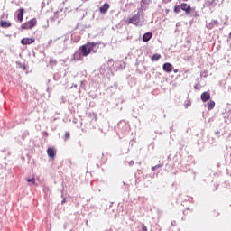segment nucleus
Segmentation results:
<instances>
[{
  "instance_id": "5701e85b",
  "label": "nucleus",
  "mask_w": 231,
  "mask_h": 231,
  "mask_svg": "<svg viewBox=\"0 0 231 231\" xmlns=\"http://www.w3.org/2000/svg\"><path fill=\"white\" fill-rule=\"evenodd\" d=\"M173 71L174 73H178V69H175Z\"/></svg>"
},
{
  "instance_id": "423d86ee",
  "label": "nucleus",
  "mask_w": 231,
  "mask_h": 231,
  "mask_svg": "<svg viewBox=\"0 0 231 231\" xmlns=\"http://www.w3.org/2000/svg\"><path fill=\"white\" fill-rule=\"evenodd\" d=\"M33 42H35V38H23L21 40V44H23V46L33 44Z\"/></svg>"
},
{
  "instance_id": "9d476101",
  "label": "nucleus",
  "mask_w": 231,
  "mask_h": 231,
  "mask_svg": "<svg viewBox=\"0 0 231 231\" xmlns=\"http://www.w3.org/2000/svg\"><path fill=\"white\" fill-rule=\"evenodd\" d=\"M151 39H152V32H146L143 36V42H149V41H151Z\"/></svg>"
},
{
  "instance_id": "4be33fe9",
  "label": "nucleus",
  "mask_w": 231,
  "mask_h": 231,
  "mask_svg": "<svg viewBox=\"0 0 231 231\" xmlns=\"http://www.w3.org/2000/svg\"><path fill=\"white\" fill-rule=\"evenodd\" d=\"M190 102H188L187 104H185V107L187 108L188 107V106H190Z\"/></svg>"
},
{
  "instance_id": "1a4fd4ad",
  "label": "nucleus",
  "mask_w": 231,
  "mask_h": 231,
  "mask_svg": "<svg viewBox=\"0 0 231 231\" xmlns=\"http://www.w3.org/2000/svg\"><path fill=\"white\" fill-rule=\"evenodd\" d=\"M163 71H166V73H171L172 71V64L171 63H164L162 66Z\"/></svg>"
},
{
  "instance_id": "0eeeda50",
  "label": "nucleus",
  "mask_w": 231,
  "mask_h": 231,
  "mask_svg": "<svg viewBox=\"0 0 231 231\" xmlns=\"http://www.w3.org/2000/svg\"><path fill=\"white\" fill-rule=\"evenodd\" d=\"M55 154H57V151L55 150V148L49 147L47 149V155L49 156V158H51V160H53L55 158Z\"/></svg>"
},
{
  "instance_id": "b1692460",
  "label": "nucleus",
  "mask_w": 231,
  "mask_h": 231,
  "mask_svg": "<svg viewBox=\"0 0 231 231\" xmlns=\"http://www.w3.org/2000/svg\"><path fill=\"white\" fill-rule=\"evenodd\" d=\"M81 1H83V3H86V1H89V0H81Z\"/></svg>"
},
{
  "instance_id": "f3484780",
  "label": "nucleus",
  "mask_w": 231,
  "mask_h": 231,
  "mask_svg": "<svg viewBox=\"0 0 231 231\" xmlns=\"http://www.w3.org/2000/svg\"><path fill=\"white\" fill-rule=\"evenodd\" d=\"M26 181L31 183V185H35V178L27 179Z\"/></svg>"
},
{
  "instance_id": "20e7f679",
  "label": "nucleus",
  "mask_w": 231,
  "mask_h": 231,
  "mask_svg": "<svg viewBox=\"0 0 231 231\" xmlns=\"http://www.w3.org/2000/svg\"><path fill=\"white\" fill-rule=\"evenodd\" d=\"M180 9H182L183 12H185L186 15H190V12H192V7H190V5H189L186 3H182L180 5Z\"/></svg>"
},
{
  "instance_id": "9b49d317",
  "label": "nucleus",
  "mask_w": 231,
  "mask_h": 231,
  "mask_svg": "<svg viewBox=\"0 0 231 231\" xmlns=\"http://www.w3.org/2000/svg\"><path fill=\"white\" fill-rule=\"evenodd\" d=\"M108 10H109V4L107 3H105L103 6H101L99 9L100 14H107Z\"/></svg>"
},
{
  "instance_id": "f03ea898",
  "label": "nucleus",
  "mask_w": 231,
  "mask_h": 231,
  "mask_svg": "<svg viewBox=\"0 0 231 231\" xmlns=\"http://www.w3.org/2000/svg\"><path fill=\"white\" fill-rule=\"evenodd\" d=\"M37 26V18H32L28 22H25L21 25L22 30H32V28H35Z\"/></svg>"
},
{
  "instance_id": "7ed1b4c3",
  "label": "nucleus",
  "mask_w": 231,
  "mask_h": 231,
  "mask_svg": "<svg viewBox=\"0 0 231 231\" xmlns=\"http://www.w3.org/2000/svg\"><path fill=\"white\" fill-rule=\"evenodd\" d=\"M140 23V14H134L133 17H130L127 21V24H134L138 26Z\"/></svg>"
},
{
  "instance_id": "4468645a",
  "label": "nucleus",
  "mask_w": 231,
  "mask_h": 231,
  "mask_svg": "<svg viewBox=\"0 0 231 231\" xmlns=\"http://www.w3.org/2000/svg\"><path fill=\"white\" fill-rule=\"evenodd\" d=\"M214 107H216V102L209 101L208 103V111H212V109H214Z\"/></svg>"
},
{
  "instance_id": "39448f33",
  "label": "nucleus",
  "mask_w": 231,
  "mask_h": 231,
  "mask_svg": "<svg viewBox=\"0 0 231 231\" xmlns=\"http://www.w3.org/2000/svg\"><path fill=\"white\" fill-rule=\"evenodd\" d=\"M16 17H17V21L19 23H23V21L24 19V9L23 8H20L17 10Z\"/></svg>"
},
{
  "instance_id": "f8f14e48",
  "label": "nucleus",
  "mask_w": 231,
  "mask_h": 231,
  "mask_svg": "<svg viewBox=\"0 0 231 231\" xmlns=\"http://www.w3.org/2000/svg\"><path fill=\"white\" fill-rule=\"evenodd\" d=\"M12 26V23L6 21H0V28H10Z\"/></svg>"
},
{
  "instance_id": "a211bd4d",
  "label": "nucleus",
  "mask_w": 231,
  "mask_h": 231,
  "mask_svg": "<svg viewBox=\"0 0 231 231\" xmlns=\"http://www.w3.org/2000/svg\"><path fill=\"white\" fill-rule=\"evenodd\" d=\"M70 134L69 132H66L64 135V140H69Z\"/></svg>"
},
{
  "instance_id": "dca6fc26",
  "label": "nucleus",
  "mask_w": 231,
  "mask_h": 231,
  "mask_svg": "<svg viewBox=\"0 0 231 231\" xmlns=\"http://www.w3.org/2000/svg\"><path fill=\"white\" fill-rule=\"evenodd\" d=\"M180 12H181V5H180V6L176 5V6L174 7V13H175V14H180Z\"/></svg>"
},
{
  "instance_id": "aec40b11",
  "label": "nucleus",
  "mask_w": 231,
  "mask_h": 231,
  "mask_svg": "<svg viewBox=\"0 0 231 231\" xmlns=\"http://www.w3.org/2000/svg\"><path fill=\"white\" fill-rule=\"evenodd\" d=\"M142 231H148L147 226L144 224L142 226Z\"/></svg>"
},
{
  "instance_id": "ddd939ff",
  "label": "nucleus",
  "mask_w": 231,
  "mask_h": 231,
  "mask_svg": "<svg viewBox=\"0 0 231 231\" xmlns=\"http://www.w3.org/2000/svg\"><path fill=\"white\" fill-rule=\"evenodd\" d=\"M210 30L214 28V26H219V22L217 20H212L208 24Z\"/></svg>"
},
{
  "instance_id": "412c9836",
  "label": "nucleus",
  "mask_w": 231,
  "mask_h": 231,
  "mask_svg": "<svg viewBox=\"0 0 231 231\" xmlns=\"http://www.w3.org/2000/svg\"><path fill=\"white\" fill-rule=\"evenodd\" d=\"M163 1V3H171V1H172V0H162Z\"/></svg>"
},
{
  "instance_id": "f257e3e1",
  "label": "nucleus",
  "mask_w": 231,
  "mask_h": 231,
  "mask_svg": "<svg viewBox=\"0 0 231 231\" xmlns=\"http://www.w3.org/2000/svg\"><path fill=\"white\" fill-rule=\"evenodd\" d=\"M100 44L97 42H88L79 48V51L74 53V60H82V57H88L90 53H97V50Z\"/></svg>"
},
{
  "instance_id": "6e6552de",
  "label": "nucleus",
  "mask_w": 231,
  "mask_h": 231,
  "mask_svg": "<svg viewBox=\"0 0 231 231\" xmlns=\"http://www.w3.org/2000/svg\"><path fill=\"white\" fill-rule=\"evenodd\" d=\"M202 102H208L210 100V93L203 92L200 97Z\"/></svg>"
},
{
  "instance_id": "6ab92c4d",
  "label": "nucleus",
  "mask_w": 231,
  "mask_h": 231,
  "mask_svg": "<svg viewBox=\"0 0 231 231\" xmlns=\"http://www.w3.org/2000/svg\"><path fill=\"white\" fill-rule=\"evenodd\" d=\"M162 167L161 164L155 165L153 167H152V171H156V169H160Z\"/></svg>"
},
{
  "instance_id": "2eb2a0df",
  "label": "nucleus",
  "mask_w": 231,
  "mask_h": 231,
  "mask_svg": "<svg viewBox=\"0 0 231 231\" xmlns=\"http://www.w3.org/2000/svg\"><path fill=\"white\" fill-rule=\"evenodd\" d=\"M162 59V55L160 54H153L152 57V61L156 62L157 60H160Z\"/></svg>"
}]
</instances>
